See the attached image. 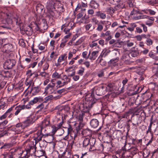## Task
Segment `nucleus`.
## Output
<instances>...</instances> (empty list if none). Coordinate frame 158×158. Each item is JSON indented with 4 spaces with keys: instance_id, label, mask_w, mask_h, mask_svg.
<instances>
[{
    "instance_id": "1",
    "label": "nucleus",
    "mask_w": 158,
    "mask_h": 158,
    "mask_svg": "<svg viewBox=\"0 0 158 158\" xmlns=\"http://www.w3.org/2000/svg\"><path fill=\"white\" fill-rule=\"evenodd\" d=\"M98 99V98L96 97L95 95L93 94V93H90L87 94L85 96V101L83 103L85 111L89 112Z\"/></svg>"
},
{
    "instance_id": "2",
    "label": "nucleus",
    "mask_w": 158,
    "mask_h": 158,
    "mask_svg": "<svg viewBox=\"0 0 158 158\" xmlns=\"http://www.w3.org/2000/svg\"><path fill=\"white\" fill-rule=\"evenodd\" d=\"M44 133H42L41 131L39 130L37 132L34 134L33 139L35 140L34 144L33 141H27L24 142L23 145V147L26 148H36V144L39 141L42 140V138H44Z\"/></svg>"
},
{
    "instance_id": "3",
    "label": "nucleus",
    "mask_w": 158,
    "mask_h": 158,
    "mask_svg": "<svg viewBox=\"0 0 158 158\" xmlns=\"http://www.w3.org/2000/svg\"><path fill=\"white\" fill-rule=\"evenodd\" d=\"M6 19V23L3 24L1 27L3 28L10 29V25L13 22H15L16 24H18V17L16 15H14L10 13H4Z\"/></svg>"
},
{
    "instance_id": "4",
    "label": "nucleus",
    "mask_w": 158,
    "mask_h": 158,
    "mask_svg": "<svg viewBox=\"0 0 158 158\" xmlns=\"http://www.w3.org/2000/svg\"><path fill=\"white\" fill-rule=\"evenodd\" d=\"M107 91V88L104 87H94L92 89L91 93H93V95L95 94L98 96H101L105 94V92Z\"/></svg>"
},
{
    "instance_id": "5",
    "label": "nucleus",
    "mask_w": 158,
    "mask_h": 158,
    "mask_svg": "<svg viewBox=\"0 0 158 158\" xmlns=\"http://www.w3.org/2000/svg\"><path fill=\"white\" fill-rule=\"evenodd\" d=\"M16 63V62L14 59L7 60L4 63V67L5 69H11L15 65Z\"/></svg>"
},
{
    "instance_id": "6",
    "label": "nucleus",
    "mask_w": 158,
    "mask_h": 158,
    "mask_svg": "<svg viewBox=\"0 0 158 158\" xmlns=\"http://www.w3.org/2000/svg\"><path fill=\"white\" fill-rule=\"evenodd\" d=\"M92 141L94 142V143H95V140L93 138L89 139V138H85V139L83 143V145L84 147H86L87 146L90 145L89 148H92L94 144L93 143L92 145L91 144L90 141Z\"/></svg>"
},
{
    "instance_id": "7",
    "label": "nucleus",
    "mask_w": 158,
    "mask_h": 158,
    "mask_svg": "<svg viewBox=\"0 0 158 158\" xmlns=\"http://www.w3.org/2000/svg\"><path fill=\"white\" fill-rule=\"evenodd\" d=\"M54 87V85L49 84L45 88V93L49 94L53 93L55 92Z\"/></svg>"
},
{
    "instance_id": "8",
    "label": "nucleus",
    "mask_w": 158,
    "mask_h": 158,
    "mask_svg": "<svg viewBox=\"0 0 158 158\" xmlns=\"http://www.w3.org/2000/svg\"><path fill=\"white\" fill-rule=\"evenodd\" d=\"M54 135L50 133H44L43 138L46 140L48 143H51L54 139Z\"/></svg>"
},
{
    "instance_id": "9",
    "label": "nucleus",
    "mask_w": 158,
    "mask_h": 158,
    "mask_svg": "<svg viewBox=\"0 0 158 158\" xmlns=\"http://www.w3.org/2000/svg\"><path fill=\"white\" fill-rule=\"evenodd\" d=\"M130 58L128 54H125L123 55L121 58V60L123 63L126 64H130L131 62L130 61Z\"/></svg>"
},
{
    "instance_id": "10",
    "label": "nucleus",
    "mask_w": 158,
    "mask_h": 158,
    "mask_svg": "<svg viewBox=\"0 0 158 158\" xmlns=\"http://www.w3.org/2000/svg\"><path fill=\"white\" fill-rule=\"evenodd\" d=\"M12 48L11 44H6L4 45L1 49V50L3 52L8 53L11 51Z\"/></svg>"
},
{
    "instance_id": "11",
    "label": "nucleus",
    "mask_w": 158,
    "mask_h": 158,
    "mask_svg": "<svg viewBox=\"0 0 158 158\" xmlns=\"http://www.w3.org/2000/svg\"><path fill=\"white\" fill-rule=\"evenodd\" d=\"M64 78L62 79V80L63 81L62 85L59 86L58 88L61 87L65 85H67L68 83H69L71 79L70 78H69L66 75L64 76Z\"/></svg>"
},
{
    "instance_id": "12",
    "label": "nucleus",
    "mask_w": 158,
    "mask_h": 158,
    "mask_svg": "<svg viewBox=\"0 0 158 158\" xmlns=\"http://www.w3.org/2000/svg\"><path fill=\"white\" fill-rule=\"evenodd\" d=\"M68 150L64 151L62 154V156H64V158H73V157H71L72 153L70 149H67Z\"/></svg>"
},
{
    "instance_id": "13",
    "label": "nucleus",
    "mask_w": 158,
    "mask_h": 158,
    "mask_svg": "<svg viewBox=\"0 0 158 158\" xmlns=\"http://www.w3.org/2000/svg\"><path fill=\"white\" fill-rule=\"evenodd\" d=\"M99 124L98 121L96 119H92L90 122V124L92 128H95L98 127Z\"/></svg>"
},
{
    "instance_id": "14",
    "label": "nucleus",
    "mask_w": 158,
    "mask_h": 158,
    "mask_svg": "<svg viewBox=\"0 0 158 158\" xmlns=\"http://www.w3.org/2000/svg\"><path fill=\"white\" fill-rule=\"evenodd\" d=\"M23 129L29 126L33 123L32 119L27 118L25 121L22 122Z\"/></svg>"
},
{
    "instance_id": "15",
    "label": "nucleus",
    "mask_w": 158,
    "mask_h": 158,
    "mask_svg": "<svg viewBox=\"0 0 158 158\" xmlns=\"http://www.w3.org/2000/svg\"><path fill=\"white\" fill-rule=\"evenodd\" d=\"M53 0H50L49 1L47 2L46 5V8L48 10H53L54 9V2H53Z\"/></svg>"
},
{
    "instance_id": "16",
    "label": "nucleus",
    "mask_w": 158,
    "mask_h": 158,
    "mask_svg": "<svg viewBox=\"0 0 158 158\" xmlns=\"http://www.w3.org/2000/svg\"><path fill=\"white\" fill-rule=\"evenodd\" d=\"M36 149H35V156L39 157L42 156L45 154V151L43 149L36 150Z\"/></svg>"
},
{
    "instance_id": "17",
    "label": "nucleus",
    "mask_w": 158,
    "mask_h": 158,
    "mask_svg": "<svg viewBox=\"0 0 158 158\" xmlns=\"http://www.w3.org/2000/svg\"><path fill=\"white\" fill-rule=\"evenodd\" d=\"M40 90L39 86H38L36 87H33V86L31 88L30 93L32 95H35L39 92Z\"/></svg>"
},
{
    "instance_id": "18",
    "label": "nucleus",
    "mask_w": 158,
    "mask_h": 158,
    "mask_svg": "<svg viewBox=\"0 0 158 158\" xmlns=\"http://www.w3.org/2000/svg\"><path fill=\"white\" fill-rule=\"evenodd\" d=\"M110 52V50L107 49H104L103 50L98 57L105 58L109 54Z\"/></svg>"
},
{
    "instance_id": "19",
    "label": "nucleus",
    "mask_w": 158,
    "mask_h": 158,
    "mask_svg": "<svg viewBox=\"0 0 158 158\" xmlns=\"http://www.w3.org/2000/svg\"><path fill=\"white\" fill-rule=\"evenodd\" d=\"M24 106H22L21 105H19L15 107V110L16 111L14 113L15 116H17L19 114L22 110H23Z\"/></svg>"
},
{
    "instance_id": "20",
    "label": "nucleus",
    "mask_w": 158,
    "mask_h": 158,
    "mask_svg": "<svg viewBox=\"0 0 158 158\" xmlns=\"http://www.w3.org/2000/svg\"><path fill=\"white\" fill-rule=\"evenodd\" d=\"M44 7L40 3H38L36 6V10L38 13H40L43 10Z\"/></svg>"
},
{
    "instance_id": "21",
    "label": "nucleus",
    "mask_w": 158,
    "mask_h": 158,
    "mask_svg": "<svg viewBox=\"0 0 158 158\" xmlns=\"http://www.w3.org/2000/svg\"><path fill=\"white\" fill-rule=\"evenodd\" d=\"M90 5L92 8L97 9L98 8L99 5V3L94 0H92L90 2Z\"/></svg>"
},
{
    "instance_id": "22",
    "label": "nucleus",
    "mask_w": 158,
    "mask_h": 158,
    "mask_svg": "<svg viewBox=\"0 0 158 158\" xmlns=\"http://www.w3.org/2000/svg\"><path fill=\"white\" fill-rule=\"evenodd\" d=\"M99 52L98 51H94L91 53V55L89 59L90 60H95L98 56Z\"/></svg>"
},
{
    "instance_id": "23",
    "label": "nucleus",
    "mask_w": 158,
    "mask_h": 158,
    "mask_svg": "<svg viewBox=\"0 0 158 158\" xmlns=\"http://www.w3.org/2000/svg\"><path fill=\"white\" fill-rule=\"evenodd\" d=\"M118 10L125 8V2L123 0H121L118 4L116 5Z\"/></svg>"
},
{
    "instance_id": "24",
    "label": "nucleus",
    "mask_w": 158,
    "mask_h": 158,
    "mask_svg": "<svg viewBox=\"0 0 158 158\" xmlns=\"http://www.w3.org/2000/svg\"><path fill=\"white\" fill-rule=\"evenodd\" d=\"M83 135L85 136H89L91 134V131L89 129H84L82 131Z\"/></svg>"
},
{
    "instance_id": "25",
    "label": "nucleus",
    "mask_w": 158,
    "mask_h": 158,
    "mask_svg": "<svg viewBox=\"0 0 158 158\" xmlns=\"http://www.w3.org/2000/svg\"><path fill=\"white\" fill-rule=\"evenodd\" d=\"M2 75L3 77V80L5 78H9L11 77V74L10 73L7 71H5L2 73Z\"/></svg>"
},
{
    "instance_id": "26",
    "label": "nucleus",
    "mask_w": 158,
    "mask_h": 158,
    "mask_svg": "<svg viewBox=\"0 0 158 158\" xmlns=\"http://www.w3.org/2000/svg\"><path fill=\"white\" fill-rule=\"evenodd\" d=\"M119 58L117 56L116 58H113L111 60H110V61H109L108 63L110 65H114L115 63H116L117 62Z\"/></svg>"
},
{
    "instance_id": "27",
    "label": "nucleus",
    "mask_w": 158,
    "mask_h": 158,
    "mask_svg": "<svg viewBox=\"0 0 158 158\" xmlns=\"http://www.w3.org/2000/svg\"><path fill=\"white\" fill-rule=\"evenodd\" d=\"M67 56L66 54H64L60 56L57 60L59 62H61L62 61L64 60L67 58Z\"/></svg>"
},
{
    "instance_id": "28",
    "label": "nucleus",
    "mask_w": 158,
    "mask_h": 158,
    "mask_svg": "<svg viewBox=\"0 0 158 158\" xmlns=\"http://www.w3.org/2000/svg\"><path fill=\"white\" fill-rule=\"evenodd\" d=\"M85 69L84 67L81 66L79 68V69L77 71V73L79 75L82 76L84 73Z\"/></svg>"
},
{
    "instance_id": "29",
    "label": "nucleus",
    "mask_w": 158,
    "mask_h": 158,
    "mask_svg": "<svg viewBox=\"0 0 158 158\" xmlns=\"http://www.w3.org/2000/svg\"><path fill=\"white\" fill-rule=\"evenodd\" d=\"M40 99V98L35 97L34 98L33 100L30 101L29 102L28 104L31 105H32L36 103Z\"/></svg>"
},
{
    "instance_id": "30",
    "label": "nucleus",
    "mask_w": 158,
    "mask_h": 158,
    "mask_svg": "<svg viewBox=\"0 0 158 158\" xmlns=\"http://www.w3.org/2000/svg\"><path fill=\"white\" fill-rule=\"evenodd\" d=\"M50 121L48 119H44L42 122V127H47L49 125Z\"/></svg>"
},
{
    "instance_id": "31",
    "label": "nucleus",
    "mask_w": 158,
    "mask_h": 158,
    "mask_svg": "<svg viewBox=\"0 0 158 158\" xmlns=\"http://www.w3.org/2000/svg\"><path fill=\"white\" fill-rule=\"evenodd\" d=\"M98 60H99V63L101 65L104 66L106 65V62L102 58L98 57Z\"/></svg>"
},
{
    "instance_id": "32",
    "label": "nucleus",
    "mask_w": 158,
    "mask_h": 158,
    "mask_svg": "<svg viewBox=\"0 0 158 158\" xmlns=\"http://www.w3.org/2000/svg\"><path fill=\"white\" fill-rule=\"evenodd\" d=\"M107 10H109L110 12L112 14H113L116 10H118L117 8L115 6L114 8L112 7H110L107 9Z\"/></svg>"
},
{
    "instance_id": "33",
    "label": "nucleus",
    "mask_w": 158,
    "mask_h": 158,
    "mask_svg": "<svg viewBox=\"0 0 158 158\" xmlns=\"http://www.w3.org/2000/svg\"><path fill=\"white\" fill-rule=\"evenodd\" d=\"M14 144L11 143H5L4 145L2 146L0 148H9L11 147L14 145Z\"/></svg>"
},
{
    "instance_id": "34",
    "label": "nucleus",
    "mask_w": 158,
    "mask_h": 158,
    "mask_svg": "<svg viewBox=\"0 0 158 158\" xmlns=\"http://www.w3.org/2000/svg\"><path fill=\"white\" fill-rule=\"evenodd\" d=\"M142 11L144 13L148 14L149 13L151 15H154L156 13V12L154 10L151 9L144 10H143Z\"/></svg>"
},
{
    "instance_id": "35",
    "label": "nucleus",
    "mask_w": 158,
    "mask_h": 158,
    "mask_svg": "<svg viewBox=\"0 0 158 158\" xmlns=\"http://www.w3.org/2000/svg\"><path fill=\"white\" fill-rule=\"evenodd\" d=\"M110 34V31H106L105 33H102L101 34L100 36L103 38H105L107 36H109Z\"/></svg>"
},
{
    "instance_id": "36",
    "label": "nucleus",
    "mask_w": 158,
    "mask_h": 158,
    "mask_svg": "<svg viewBox=\"0 0 158 158\" xmlns=\"http://www.w3.org/2000/svg\"><path fill=\"white\" fill-rule=\"evenodd\" d=\"M84 116V114L83 113L79 114L77 118L78 121L80 124H81L83 121Z\"/></svg>"
},
{
    "instance_id": "37",
    "label": "nucleus",
    "mask_w": 158,
    "mask_h": 158,
    "mask_svg": "<svg viewBox=\"0 0 158 158\" xmlns=\"http://www.w3.org/2000/svg\"><path fill=\"white\" fill-rule=\"evenodd\" d=\"M51 128H52V130L51 133L54 135L59 128L57 127L54 125L52 126Z\"/></svg>"
},
{
    "instance_id": "38",
    "label": "nucleus",
    "mask_w": 158,
    "mask_h": 158,
    "mask_svg": "<svg viewBox=\"0 0 158 158\" xmlns=\"http://www.w3.org/2000/svg\"><path fill=\"white\" fill-rule=\"evenodd\" d=\"M68 40H65V39H63L60 45V47L61 48H63L65 45L66 43L67 42Z\"/></svg>"
},
{
    "instance_id": "39",
    "label": "nucleus",
    "mask_w": 158,
    "mask_h": 158,
    "mask_svg": "<svg viewBox=\"0 0 158 158\" xmlns=\"http://www.w3.org/2000/svg\"><path fill=\"white\" fill-rule=\"evenodd\" d=\"M60 77V75L58 73L56 72L54 73L52 75V78H54L56 79H59Z\"/></svg>"
},
{
    "instance_id": "40",
    "label": "nucleus",
    "mask_w": 158,
    "mask_h": 158,
    "mask_svg": "<svg viewBox=\"0 0 158 158\" xmlns=\"http://www.w3.org/2000/svg\"><path fill=\"white\" fill-rule=\"evenodd\" d=\"M119 49H114L112 51L113 56H118L119 54Z\"/></svg>"
},
{
    "instance_id": "41",
    "label": "nucleus",
    "mask_w": 158,
    "mask_h": 158,
    "mask_svg": "<svg viewBox=\"0 0 158 158\" xmlns=\"http://www.w3.org/2000/svg\"><path fill=\"white\" fill-rule=\"evenodd\" d=\"M31 70H29L27 72V74L29 77H31V76L33 75V77H37L38 76V74L36 73H31Z\"/></svg>"
},
{
    "instance_id": "42",
    "label": "nucleus",
    "mask_w": 158,
    "mask_h": 158,
    "mask_svg": "<svg viewBox=\"0 0 158 158\" xmlns=\"http://www.w3.org/2000/svg\"><path fill=\"white\" fill-rule=\"evenodd\" d=\"M31 70H29L27 72V74L29 77H31V76L33 75V77H37L38 76V74L36 73H31Z\"/></svg>"
},
{
    "instance_id": "43",
    "label": "nucleus",
    "mask_w": 158,
    "mask_h": 158,
    "mask_svg": "<svg viewBox=\"0 0 158 158\" xmlns=\"http://www.w3.org/2000/svg\"><path fill=\"white\" fill-rule=\"evenodd\" d=\"M133 12L134 13V15H136L138 14L140 15L143 14L144 13L142 10L140 11L139 10H136L135 9H133Z\"/></svg>"
},
{
    "instance_id": "44",
    "label": "nucleus",
    "mask_w": 158,
    "mask_h": 158,
    "mask_svg": "<svg viewBox=\"0 0 158 158\" xmlns=\"http://www.w3.org/2000/svg\"><path fill=\"white\" fill-rule=\"evenodd\" d=\"M100 23L102 24H104L105 23L106 24H107L105 26H107V27H109L111 25V23L110 22L108 21H105V20H101L100 21Z\"/></svg>"
},
{
    "instance_id": "45",
    "label": "nucleus",
    "mask_w": 158,
    "mask_h": 158,
    "mask_svg": "<svg viewBox=\"0 0 158 158\" xmlns=\"http://www.w3.org/2000/svg\"><path fill=\"white\" fill-rule=\"evenodd\" d=\"M149 37H148L147 38L146 40V44L148 46H150L152 45L153 43V41L152 40L150 39Z\"/></svg>"
},
{
    "instance_id": "46",
    "label": "nucleus",
    "mask_w": 158,
    "mask_h": 158,
    "mask_svg": "<svg viewBox=\"0 0 158 158\" xmlns=\"http://www.w3.org/2000/svg\"><path fill=\"white\" fill-rule=\"evenodd\" d=\"M100 22L98 24L97 27L96 28V30L99 31H101L103 29V26Z\"/></svg>"
},
{
    "instance_id": "47",
    "label": "nucleus",
    "mask_w": 158,
    "mask_h": 158,
    "mask_svg": "<svg viewBox=\"0 0 158 158\" xmlns=\"http://www.w3.org/2000/svg\"><path fill=\"white\" fill-rule=\"evenodd\" d=\"M25 32L28 35L30 36L32 34L33 31L32 28H30L29 29H28L26 30Z\"/></svg>"
},
{
    "instance_id": "48",
    "label": "nucleus",
    "mask_w": 158,
    "mask_h": 158,
    "mask_svg": "<svg viewBox=\"0 0 158 158\" xmlns=\"http://www.w3.org/2000/svg\"><path fill=\"white\" fill-rule=\"evenodd\" d=\"M40 75L42 77L44 78H47L48 77V74L44 72H40Z\"/></svg>"
},
{
    "instance_id": "49",
    "label": "nucleus",
    "mask_w": 158,
    "mask_h": 158,
    "mask_svg": "<svg viewBox=\"0 0 158 158\" xmlns=\"http://www.w3.org/2000/svg\"><path fill=\"white\" fill-rule=\"evenodd\" d=\"M13 129V130L15 132V133L16 134H19L23 131L22 130L23 129H22L21 128V129L20 128H15Z\"/></svg>"
},
{
    "instance_id": "50",
    "label": "nucleus",
    "mask_w": 158,
    "mask_h": 158,
    "mask_svg": "<svg viewBox=\"0 0 158 158\" xmlns=\"http://www.w3.org/2000/svg\"><path fill=\"white\" fill-rule=\"evenodd\" d=\"M67 25V26L70 29H72L74 27V23L72 22H69Z\"/></svg>"
},
{
    "instance_id": "51",
    "label": "nucleus",
    "mask_w": 158,
    "mask_h": 158,
    "mask_svg": "<svg viewBox=\"0 0 158 158\" xmlns=\"http://www.w3.org/2000/svg\"><path fill=\"white\" fill-rule=\"evenodd\" d=\"M92 26V25L91 23H89L85 25V27L86 31H89Z\"/></svg>"
},
{
    "instance_id": "52",
    "label": "nucleus",
    "mask_w": 158,
    "mask_h": 158,
    "mask_svg": "<svg viewBox=\"0 0 158 158\" xmlns=\"http://www.w3.org/2000/svg\"><path fill=\"white\" fill-rule=\"evenodd\" d=\"M148 55L150 57L153 59H156L157 58L155 54L151 51L149 53Z\"/></svg>"
},
{
    "instance_id": "53",
    "label": "nucleus",
    "mask_w": 158,
    "mask_h": 158,
    "mask_svg": "<svg viewBox=\"0 0 158 158\" xmlns=\"http://www.w3.org/2000/svg\"><path fill=\"white\" fill-rule=\"evenodd\" d=\"M87 53L88 52L86 51L82 53V56L86 60H87L89 58L88 56H87Z\"/></svg>"
},
{
    "instance_id": "54",
    "label": "nucleus",
    "mask_w": 158,
    "mask_h": 158,
    "mask_svg": "<svg viewBox=\"0 0 158 158\" xmlns=\"http://www.w3.org/2000/svg\"><path fill=\"white\" fill-rule=\"evenodd\" d=\"M26 84L27 85H28V88L31 86H32V87L34 85V83L33 81L31 80L27 82Z\"/></svg>"
},
{
    "instance_id": "55",
    "label": "nucleus",
    "mask_w": 158,
    "mask_h": 158,
    "mask_svg": "<svg viewBox=\"0 0 158 158\" xmlns=\"http://www.w3.org/2000/svg\"><path fill=\"white\" fill-rule=\"evenodd\" d=\"M92 22L94 23V24H98V21L96 18L94 17L91 19Z\"/></svg>"
},
{
    "instance_id": "56",
    "label": "nucleus",
    "mask_w": 158,
    "mask_h": 158,
    "mask_svg": "<svg viewBox=\"0 0 158 158\" xmlns=\"http://www.w3.org/2000/svg\"><path fill=\"white\" fill-rule=\"evenodd\" d=\"M83 39L81 38L77 40L75 43V45H78L80 44H81L83 42Z\"/></svg>"
},
{
    "instance_id": "57",
    "label": "nucleus",
    "mask_w": 158,
    "mask_h": 158,
    "mask_svg": "<svg viewBox=\"0 0 158 158\" xmlns=\"http://www.w3.org/2000/svg\"><path fill=\"white\" fill-rule=\"evenodd\" d=\"M128 80L127 78H125L122 81V83L123 85L122 89H123L125 85L127 83Z\"/></svg>"
},
{
    "instance_id": "58",
    "label": "nucleus",
    "mask_w": 158,
    "mask_h": 158,
    "mask_svg": "<svg viewBox=\"0 0 158 158\" xmlns=\"http://www.w3.org/2000/svg\"><path fill=\"white\" fill-rule=\"evenodd\" d=\"M20 127L22 129H23L22 122L18 123L15 125V128H18Z\"/></svg>"
},
{
    "instance_id": "59",
    "label": "nucleus",
    "mask_w": 158,
    "mask_h": 158,
    "mask_svg": "<svg viewBox=\"0 0 158 158\" xmlns=\"http://www.w3.org/2000/svg\"><path fill=\"white\" fill-rule=\"evenodd\" d=\"M97 46L98 44L96 43H95L94 41H93L92 43L89 44L90 47L91 48Z\"/></svg>"
},
{
    "instance_id": "60",
    "label": "nucleus",
    "mask_w": 158,
    "mask_h": 158,
    "mask_svg": "<svg viewBox=\"0 0 158 158\" xmlns=\"http://www.w3.org/2000/svg\"><path fill=\"white\" fill-rule=\"evenodd\" d=\"M37 64V61H35L33 63H31L29 64V67L32 68H34Z\"/></svg>"
},
{
    "instance_id": "61",
    "label": "nucleus",
    "mask_w": 158,
    "mask_h": 158,
    "mask_svg": "<svg viewBox=\"0 0 158 158\" xmlns=\"http://www.w3.org/2000/svg\"><path fill=\"white\" fill-rule=\"evenodd\" d=\"M99 16L101 19H105L106 17V14L104 13H102L99 15Z\"/></svg>"
},
{
    "instance_id": "62",
    "label": "nucleus",
    "mask_w": 158,
    "mask_h": 158,
    "mask_svg": "<svg viewBox=\"0 0 158 158\" xmlns=\"http://www.w3.org/2000/svg\"><path fill=\"white\" fill-rule=\"evenodd\" d=\"M55 41L54 40H52L50 42V44L51 46L52 47L51 49L52 50H54V44H55Z\"/></svg>"
},
{
    "instance_id": "63",
    "label": "nucleus",
    "mask_w": 158,
    "mask_h": 158,
    "mask_svg": "<svg viewBox=\"0 0 158 158\" xmlns=\"http://www.w3.org/2000/svg\"><path fill=\"white\" fill-rule=\"evenodd\" d=\"M49 66V64L46 62L43 66V69L44 70H46L48 69Z\"/></svg>"
},
{
    "instance_id": "64",
    "label": "nucleus",
    "mask_w": 158,
    "mask_h": 158,
    "mask_svg": "<svg viewBox=\"0 0 158 158\" xmlns=\"http://www.w3.org/2000/svg\"><path fill=\"white\" fill-rule=\"evenodd\" d=\"M7 107V104L4 103L0 105V110L2 109V110L4 109Z\"/></svg>"
}]
</instances>
